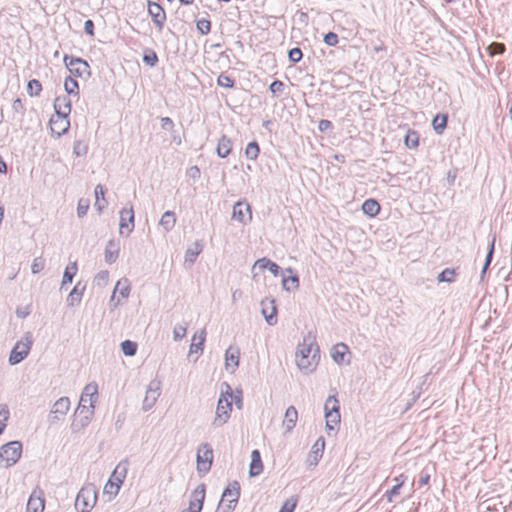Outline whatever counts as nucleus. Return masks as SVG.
Segmentation results:
<instances>
[{"label":"nucleus","mask_w":512,"mask_h":512,"mask_svg":"<svg viewBox=\"0 0 512 512\" xmlns=\"http://www.w3.org/2000/svg\"><path fill=\"white\" fill-rule=\"evenodd\" d=\"M70 404L68 397H61L55 401L47 417L49 427L56 426L65 420V417L70 410Z\"/></svg>","instance_id":"nucleus-5"},{"label":"nucleus","mask_w":512,"mask_h":512,"mask_svg":"<svg viewBox=\"0 0 512 512\" xmlns=\"http://www.w3.org/2000/svg\"><path fill=\"white\" fill-rule=\"evenodd\" d=\"M94 408L95 406H88L83 404H78V407L75 411V416H87V417H93L94 415Z\"/></svg>","instance_id":"nucleus-46"},{"label":"nucleus","mask_w":512,"mask_h":512,"mask_svg":"<svg viewBox=\"0 0 512 512\" xmlns=\"http://www.w3.org/2000/svg\"><path fill=\"white\" fill-rule=\"evenodd\" d=\"M120 490L119 483L109 480L104 486V493L115 497Z\"/></svg>","instance_id":"nucleus-52"},{"label":"nucleus","mask_w":512,"mask_h":512,"mask_svg":"<svg viewBox=\"0 0 512 512\" xmlns=\"http://www.w3.org/2000/svg\"><path fill=\"white\" fill-rule=\"evenodd\" d=\"M92 417L76 416V419L71 424V430L74 433L82 431L91 422Z\"/></svg>","instance_id":"nucleus-36"},{"label":"nucleus","mask_w":512,"mask_h":512,"mask_svg":"<svg viewBox=\"0 0 512 512\" xmlns=\"http://www.w3.org/2000/svg\"><path fill=\"white\" fill-rule=\"evenodd\" d=\"M176 223V217L175 213L172 211H166L161 219H160V225L163 227V229L167 232L171 231Z\"/></svg>","instance_id":"nucleus-34"},{"label":"nucleus","mask_w":512,"mask_h":512,"mask_svg":"<svg viewBox=\"0 0 512 512\" xmlns=\"http://www.w3.org/2000/svg\"><path fill=\"white\" fill-rule=\"evenodd\" d=\"M495 241H496V237L493 236L492 240L490 242L488 253H487V256H486V260H485V263H484V266H483V269H482V274H485L487 268L489 267V265H490V263L492 261L493 253H494Z\"/></svg>","instance_id":"nucleus-50"},{"label":"nucleus","mask_w":512,"mask_h":512,"mask_svg":"<svg viewBox=\"0 0 512 512\" xmlns=\"http://www.w3.org/2000/svg\"><path fill=\"white\" fill-rule=\"evenodd\" d=\"M161 128L167 131H171L174 128L173 120L170 117H162Z\"/></svg>","instance_id":"nucleus-63"},{"label":"nucleus","mask_w":512,"mask_h":512,"mask_svg":"<svg viewBox=\"0 0 512 512\" xmlns=\"http://www.w3.org/2000/svg\"><path fill=\"white\" fill-rule=\"evenodd\" d=\"M232 218L242 224H247L252 219L250 205L245 202H237L233 206Z\"/></svg>","instance_id":"nucleus-16"},{"label":"nucleus","mask_w":512,"mask_h":512,"mask_svg":"<svg viewBox=\"0 0 512 512\" xmlns=\"http://www.w3.org/2000/svg\"><path fill=\"white\" fill-rule=\"evenodd\" d=\"M121 350L126 356H134L137 352V343L131 340H125L121 343Z\"/></svg>","instance_id":"nucleus-42"},{"label":"nucleus","mask_w":512,"mask_h":512,"mask_svg":"<svg viewBox=\"0 0 512 512\" xmlns=\"http://www.w3.org/2000/svg\"><path fill=\"white\" fill-rule=\"evenodd\" d=\"M240 350L237 347L229 346L225 352L226 370L233 373L239 366Z\"/></svg>","instance_id":"nucleus-20"},{"label":"nucleus","mask_w":512,"mask_h":512,"mask_svg":"<svg viewBox=\"0 0 512 512\" xmlns=\"http://www.w3.org/2000/svg\"><path fill=\"white\" fill-rule=\"evenodd\" d=\"M206 338L205 329L201 330L199 335H194L192 338V343L189 348V355L193 353H202L204 349V343Z\"/></svg>","instance_id":"nucleus-28"},{"label":"nucleus","mask_w":512,"mask_h":512,"mask_svg":"<svg viewBox=\"0 0 512 512\" xmlns=\"http://www.w3.org/2000/svg\"><path fill=\"white\" fill-rule=\"evenodd\" d=\"M89 209V203L88 201L79 200L78 206H77V215L79 218L84 217L87 214V211Z\"/></svg>","instance_id":"nucleus-60"},{"label":"nucleus","mask_w":512,"mask_h":512,"mask_svg":"<svg viewBox=\"0 0 512 512\" xmlns=\"http://www.w3.org/2000/svg\"><path fill=\"white\" fill-rule=\"evenodd\" d=\"M213 461V450L208 443L202 444L197 451V470L206 474L211 469Z\"/></svg>","instance_id":"nucleus-9"},{"label":"nucleus","mask_w":512,"mask_h":512,"mask_svg":"<svg viewBox=\"0 0 512 512\" xmlns=\"http://www.w3.org/2000/svg\"><path fill=\"white\" fill-rule=\"evenodd\" d=\"M298 419V412L294 406H289L285 412L283 426L286 429V432H291L295 427Z\"/></svg>","instance_id":"nucleus-26"},{"label":"nucleus","mask_w":512,"mask_h":512,"mask_svg":"<svg viewBox=\"0 0 512 512\" xmlns=\"http://www.w3.org/2000/svg\"><path fill=\"white\" fill-rule=\"evenodd\" d=\"M225 386L226 391L221 393L217 403L215 417L212 422V425L216 428L226 424L232 412V402L229 400V398H232V389L228 384H225Z\"/></svg>","instance_id":"nucleus-2"},{"label":"nucleus","mask_w":512,"mask_h":512,"mask_svg":"<svg viewBox=\"0 0 512 512\" xmlns=\"http://www.w3.org/2000/svg\"><path fill=\"white\" fill-rule=\"evenodd\" d=\"M260 148L256 141L248 143L245 148V156L250 160H256L259 156Z\"/></svg>","instance_id":"nucleus-40"},{"label":"nucleus","mask_w":512,"mask_h":512,"mask_svg":"<svg viewBox=\"0 0 512 512\" xmlns=\"http://www.w3.org/2000/svg\"><path fill=\"white\" fill-rule=\"evenodd\" d=\"M262 315L266 322L273 326L277 323V307L274 299L265 298L261 301Z\"/></svg>","instance_id":"nucleus-17"},{"label":"nucleus","mask_w":512,"mask_h":512,"mask_svg":"<svg viewBox=\"0 0 512 512\" xmlns=\"http://www.w3.org/2000/svg\"><path fill=\"white\" fill-rule=\"evenodd\" d=\"M319 360L320 354L316 337L308 333L297 346L295 352L296 365L302 373L310 374L318 366Z\"/></svg>","instance_id":"nucleus-1"},{"label":"nucleus","mask_w":512,"mask_h":512,"mask_svg":"<svg viewBox=\"0 0 512 512\" xmlns=\"http://www.w3.org/2000/svg\"><path fill=\"white\" fill-rule=\"evenodd\" d=\"M33 344L31 333H26L23 338L16 342L9 355V364L16 365L22 362L29 354Z\"/></svg>","instance_id":"nucleus-4"},{"label":"nucleus","mask_w":512,"mask_h":512,"mask_svg":"<svg viewBox=\"0 0 512 512\" xmlns=\"http://www.w3.org/2000/svg\"><path fill=\"white\" fill-rule=\"evenodd\" d=\"M288 57L292 63H298L302 59L303 53L299 48H292L288 52Z\"/></svg>","instance_id":"nucleus-57"},{"label":"nucleus","mask_w":512,"mask_h":512,"mask_svg":"<svg viewBox=\"0 0 512 512\" xmlns=\"http://www.w3.org/2000/svg\"><path fill=\"white\" fill-rule=\"evenodd\" d=\"M429 481H430V473L426 469H424L423 471H421V473L419 475L418 488L427 486L429 484Z\"/></svg>","instance_id":"nucleus-61"},{"label":"nucleus","mask_w":512,"mask_h":512,"mask_svg":"<svg viewBox=\"0 0 512 512\" xmlns=\"http://www.w3.org/2000/svg\"><path fill=\"white\" fill-rule=\"evenodd\" d=\"M187 333V326L182 324L175 325L173 329V339L175 341H179L183 339L186 336Z\"/></svg>","instance_id":"nucleus-53"},{"label":"nucleus","mask_w":512,"mask_h":512,"mask_svg":"<svg viewBox=\"0 0 512 512\" xmlns=\"http://www.w3.org/2000/svg\"><path fill=\"white\" fill-rule=\"evenodd\" d=\"M263 471V463L261 460V455L258 450H253L251 453V463H250V470L249 474L252 477L258 476Z\"/></svg>","instance_id":"nucleus-27"},{"label":"nucleus","mask_w":512,"mask_h":512,"mask_svg":"<svg viewBox=\"0 0 512 512\" xmlns=\"http://www.w3.org/2000/svg\"><path fill=\"white\" fill-rule=\"evenodd\" d=\"M55 114L68 115L71 112V101L66 96H58L54 100Z\"/></svg>","instance_id":"nucleus-23"},{"label":"nucleus","mask_w":512,"mask_h":512,"mask_svg":"<svg viewBox=\"0 0 512 512\" xmlns=\"http://www.w3.org/2000/svg\"><path fill=\"white\" fill-rule=\"evenodd\" d=\"M148 12L155 25L161 31L166 20V14L163 8L156 2L148 1Z\"/></svg>","instance_id":"nucleus-18"},{"label":"nucleus","mask_w":512,"mask_h":512,"mask_svg":"<svg viewBox=\"0 0 512 512\" xmlns=\"http://www.w3.org/2000/svg\"><path fill=\"white\" fill-rule=\"evenodd\" d=\"M283 289L287 292L295 291L299 287V277L295 274L289 277H284L282 280Z\"/></svg>","instance_id":"nucleus-37"},{"label":"nucleus","mask_w":512,"mask_h":512,"mask_svg":"<svg viewBox=\"0 0 512 512\" xmlns=\"http://www.w3.org/2000/svg\"><path fill=\"white\" fill-rule=\"evenodd\" d=\"M456 272L454 269L446 268L437 277L439 282L452 283L455 280Z\"/></svg>","instance_id":"nucleus-43"},{"label":"nucleus","mask_w":512,"mask_h":512,"mask_svg":"<svg viewBox=\"0 0 512 512\" xmlns=\"http://www.w3.org/2000/svg\"><path fill=\"white\" fill-rule=\"evenodd\" d=\"M325 419L326 428L328 430H334L335 426L340 423V406L336 396H329L325 402Z\"/></svg>","instance_id":"nucleus-6"},{"label":"nucleus","mask_w":512,"mask_h":512,"mask_svg":"<svg viewBox=\"0 0 512 512\" xmlns=\"http://www.w3.org/2000/svg\"><path fill=\"white\" fill-rule=\"evenodd\" d=\"M297 504V500L289 499L281 507L279 512H293Z\"/></svg>","instance_id":"nucleus-62"},{"label":"nucleus","mask_w":512,"mask_h":512,"mask_svg":"<svg viewBox=\"0 0 512 512\" xmlns=\"http://www.w3.org/2000/svg\"><path fill=\"white\" fill-rule=\"evenodd\" d=\"M206 486L199 484L191 493L188 510L189 512H201L205 500Z\"/></svg>","instance_id":"nucleus-13"},{"label":"nucleus","mask_w":512,"mask_h":512,"mask_svg":"<svg viewBox=\"0 0 512 512\" xmlns=\"http://www.w3.org/2000/svg\"><path fill=\"white\" fill-rule=\"evenodd\" d=\"M254 267H258L261 270L268 269L274 276H278L280 271V267L267 258L257 260Z\"/></svg>","instance_id":"nucleus-33"},{"label":"nucleus","mask_w":512,"mask_h":512,"mask_svg":"<svg viewBox=\"0 0 512 512\" xmlns=\"http://www.w3.org/2000/svg\"><path fill=\"white\" fill-rule=\"evenodd\" d=\"M217 84L223 88H233L235 81L226 73H221L217 78Z\"/></svg>","instance_id":"nucleus-45"},{"label":"nucleus","mask_w":512,"mask_h":512,"mask_svg":"<svg viewBox=\"0 0 512 512\" xmlns=\"http://www.w3.org/2000/svg\"><path fill=\"white\" fill-rule=\"evenodd\" d=\"M134 229L133 207L123 208L120 211L119 233L128 236Z\"/></svg>","instance_id":"nucleus-12"},{"label":"nucleus","mask_w":512,"mask_h":512,"mask_svg":"<svg viewBox=\"0 0 512 512\" xmlns=\"http://www.w3.org/2000/svg\"><path fill=\"white\" fill-rule=\"evenodd\" d=\"M362 211L369 217H374L380 212V205L374 199H367L362 204Z\"/></svg>","instance_id":"nucleus-32"},{"label":"nucleus","mask_w":512,"mask_h":512,"mask_svg":"<svg viewBox=\"0 0 512 512\" xmlns=\"http://www.w3.org/2000/svg\"><path fill=\"white\" fill-rule=\"evenodd\" d=\"M333 128V125H332V122L329 121V120H320L319 121V124H318V129L321 131V132H327V131H330L332 130Z\"/></svg>","instance_id":"nucleus-64"},{"label":"nucleus","mask_w":512,"mask_h":512,"mask_svg":"<svg viewBox=\"0 0 512 512\" xmlns=\"http://www.w3.org/2000/svg\"><path fill=\"white\" fill-rule=\"evenodd\" d=\"M9 408L6 404L0 405V420H1V426L4 425V428L6 427V422L9 419Z\"/></svg>","instance_id":"nucleus-58"},{"label":"nucleus","mask_w":512,"mask_h":512,"mask_svg":"<svg viewBox=\"0 0 512 512\" xmlns=\"http://www.w3.org/2000/svg\"><path fill=\"white\" fill-rule=\"evenodd\" d=\"M130 282L127 278L120 279L115 286V289L113 291V294L111 296V302L114 301L115 295L117 292L122 296V298H127L130 294Z\"/></svg>","instance_id":"nucleus-30"},{"label":"nucleus","mask_w":512,"mask_h":512,"mask_svg":"<svg viewBox=\"0 0 512 512\" xmlns=\"http://www.w3.org/2000/svg\"><path fill=\"white\" fill-rule=\"evenodd\" d=\"M324 42L328 46H336L339 42L338 35L334 32H329L324 36Z\"/></svg>","instance_id":"nucleus-59"},{"label":"nucleus","mask_w":512,"mask_h":512,"mask_svg":"<svg viewBox=\"0 0 512 512\" xmlns=\"http://www.w3.org/2000/svg\"><path fill=\"white\" fill-rule=\"evenodd\" d=\"M22 454V443L20 441H11L0 448V458L5 461L7 467L16 464Z\"/></svg>","instance_id":"nucleus-7"},{"label":"nucleus","mask_w":512,"mask_h":512,"mask_svg":"<svg viewBox=\"0 0 512 512\" xmlns=\"http://www.w3.org/2000/svg\"><path fill=\"white\" fill-rule=\"evenodd\" d=\"M97 502V489L94 484H85L77 494L75 509L78 512H90Z\"/></svg>","instance_id":"nucleus-3"},{"label":"nucleus","mask_w":512,"mask_h":512,"mask_svg":"<svg viewBox=\"0 0 512 512\" xmlns=\"http://www.w3.org/2000/svg\"><path fill=\"white\" fill-rule=\"evenodd\" d=\"M143 62L150 67H154L158 63V56L153 50H147L144 53Z\"/></svg>","instance_id":"nucleus-48"},{"label":"nucleus","mask_w":512,"mask_h":512,"mask_svg":"<svg viewBox=\"0 0 512 512\" xmlns=\"http://www.w3.org/2000/svg\"><path fill=\"white\" fill-rule=\"evenodd\" d=\"M325 447V440L323 437H320L316 440V442L313 444L312 449L308 455V461L311 465H317L319 460L321 459L323 455V450Z\"/></svg>","instance_id":"nucleus-22"},{"label":"nucleus","mask_w":512,"mask_h":512,"mask_svg":"<svg viewBox=\"0 0 512 512\" xmlns=\"http://www.w3.org/2000/svg\"><path fill=\"white\" fill-rule=\"evenodd\" d=\"M63 60L69 70V76L80 78L90 76V66L87 61L82 58L65 55Z\"/></svg>","instance_id":"nucleus-8"},{"label":"nucleus","mask_w":512,"mask_h":512,"mask_svg":"<svg viewBox=\"0 0 512 512\" xmlns=\"http://www.w3.org/2000/svg\"><path fill=\"white\" fill-rule=\"evenodd\" d=\"M86 285L81 282H77L74 288L67 296L66 302L69 307H75L81 303L83 294L85 292Z\"/></svg>","instance_id":"nucleus-21"},{"label":"nucleus","mask_w":512,"mask_h":512,"mask_svg":"<svg viewBox=\"0 0 512 512\" xmlns=\"http://www.w3.org/2000/svg\"><path fill=\"white\" fill-rule=\"evenodd\" d=\"M45 267V259L42 257H36L31 265V272L33 274H38L41 272Z\"/></svg>","instance_id":"nucleus-54"},{"label":"nucleus","mask_w":512,"mask_h":512,"mask_svg":"<svg viewBox=\"0 0 512 512\" xmlns=\"http://www.w3.org/2000/svg\"><path fill=\"white\" fill-rule=\"evenodd\" d=\"M119 250H120L119 244L117 242H115L114 240H109L105 247V253H104L105 261L108 264H112V263L116 262V260L119 256Z\"/></svg>","instance_id":"nucleus-24"},{"label":"nucleus","mask_w":512,"mask_h":512,"mask_svg":"<svg viewBox=\"0 0 512 512\" xmlns=\"http://www.w3.org/2000/svg\"><path fill=\"white\" fill-rule=\"evenodd\" d=\"M197 29L202 35H207L211 31V22L206 19L197 21Z\"/></svg>","instance_id":"nucleus-55"},{"label":"nucleus","mask_w":512,"mask_h":512,"mask_svg":"<svg viewBox=\"0 0 512 512\" xmlns=\"http://www.w3.org/2000/svg\"><path fill=\"white\" fill-rule=\"evenodd\" d=\"M98 395V385L94 382L87 384L81 394L79 404L95 406Z\"/></svg>","instance_id":"nucleus-19"},{"label":"nucleus","mask_w":512,"mask_h":512,"mask_svg":"<svg viewBox=\"0 0 512 512\" xmlns=\"http://www.w3.org/2000/svg\"><path fill=\"white\" fill-rule=\"evenodd\" d=\"M433 128L437 134H442L447 126V116L438 114L432 121Z\"/></svg>","instance_id":"nucleus-38"},{"label":"nucleus","mask_w":512,"mask_h":512,"mask_svg":"<svg viewBox=\"0 0 512 512\" xmlns=\"http://www.w3.org/2000/svg\"><path fill=\"white\" fill-rule=\"evenodd\" d=\"M403 484H404V480H401V482H398L396 485H394L390 490H388L385 493V497H386L388 502H390V503L393 502V498L395 496L399 495L400 489H401Z\"/></svg>","instance_id":"nucleus-51"},{"label":"nucleus","mask_w":512,"mask_h":512,"mask_svg":"<svg viewBox=\"0 0 512 512\" xmlns=\"http://www.w3.org/2000/svg\"><path fill=\"white\" fill-rule=\"evenodd\" d=\"M161 395V381L153 379L149 382L145 397L142 404L143 411H149L156 404L159 396Z\"/></svg>","instance_id":"nucleus-10"},{"label":"nucleus","mask_w":512,"mask_h":512,"mask_svg":"<svg viewBox=\"0 0 512 512\" xmlns=\"http://www.w3.org/2000/svg\"><path fill=\"white\" fill-rule=\"evenodd\" d=\"M269 90L275 96H279L284 91V83L280 80H275L270 84Z\"/></svg>","instance_id":"nucleus-56"},{"label":"nucleus","mask_w":512,"mask_h":512,"mask_svg":"<svg viewBox=\"0 0 512 512\" xmlns=\"http://www.w3.org/2000/svg\"><path fill=\"white\" fill-rule=\"evenodd\" d=\"M404 143L407 148L414 149L419 145V135L416 131L409 130L405 136Z\"/></svg>","instance_id":"nucleus-39"},{"label":"nucleus","mask_w":512,"mask_h":512,"mask_svg":"<svg viewBox=\"0 0 512 512\" xmlns=\"http://www.w3.org/2000/svg\"><path fill=\"white\" fill-rule=\"evenodd\" d=\"M78 266L76 262L71 263L65 268L63 279L61 282V289L65 287L66 284L71 283L75 274L77 273Z\"/></svg>","instance_id":"nucleus-35"},{"label":"nucleus","mask_w":512,"mask_h":512,"mask_svg":"<svg viewBox=\"0 0 512 512\" xmlns=\"http://www.w3.org/2000/svg\"><path fill=\"white\" fill-rule=\"evenodd\" d=\"M240 497V484L238 481L231 482L224 490L221 498V503L227 504V511L231 512L235 509Z\"/></svg>","instance_id":"nucleus-11"},{"label":"nucleus","mask_w":512,"mask_h":512,"mask_svg":"<svg viewBox=\"0 0 512 512\" xmlns=\"http://www.w3.org/2000/svg\"><path fill=\"white\" fill-rule=\"evenodd\" d=\"M349 352L348 346L344 343H337L333 349L331 356L337 364H342L345 361V356Z\"/></svg>","instance_id":"nucleus-31"},{"label":"nucleus","mask_w":512,"mask_h":512,"mask_svg":"<svg viewBox=\"0 0 512 512\" xmlns=\"http://www.w3.org/2000/svg\"><path fill=\"white\" fill-rule=\"evenodd\" d=\"M45 508L44 492L40 488H36L32 491L28 503V512H43Z\"/></svg>","instance_id":"nucleus-15"},{"label":"nucleus","mask_w":512,"mask_h":512,"mask_svg":"<svg viewBox=\"0 0 512 512\" xmlns=\"http://www.w3.org/2000/svg\"><path fill=\"white\" fill-rule=\"evenodd\" d=\"M232 150V141L227 136L223 135L217 144L216 152L220 158H226Z\"/></svg>","instance_id":"nucleus-29"},{"label":"nucleus","mask_w":512,"mask_h":512,"mask_svg":"<svg viewBox=\"0 0 512 512\" xmlns=\"http://www.w3.org/2000/svg\"><path fill=\"white\" fill-rule=\"evenodd\" d=\"M109 280V272L107 270H102L98 272L94 278V283L98 287H105Z\"/></svg>","instance_id":"nucleus-47"},{"label":"nucleus","mask_w":512,"mask_h":512,"mask_svg":"<svg viewBox=\"0 0 512 512\" xmlns=\"http://www.w3.org/2000/svg\"><path fill=\"white\" fill-rule=\"evenodd\" d=\"M487 50L489 51V54L490 56H494V55H501L505 52L506 48H505V45L503 43H499V42H492Z\"/></svg>","instance_id":"nucleus-49"},{"label":"nucleus","mask_w":512,"mask_h":512,"mask_svg":"<svg viewBox=\"0 0 512 512\" xmlns=\"http://www.w3.org/2000/svg\"><path fill=\"white\" fill-rule=\"evenodd\" d=\"M64 88H65V91L69 95H75V96L78 95V90H79L78 82L73 77H71V76L66 77V79L64 81Z\"/></svg>","instance_id":"nucleus-41"},{"label":"nucleus","mask_w":512,"mask_h":512,"mask_svg":"<svg viewBox=\"0 0 512 512\" xmlns=\"http://www.w3.org/2000/svg\"><path fill=\"white\" fill-rule=\"evenodd\" d=\"M41 91H42V85H41L40 81H38L36 79H32L28 82L27 92L30 96H32V97L38 96Z\"/></svg>","instance_id":"nucleus-44"},{"label":"nucleus","mask_w":512,"mask_h":512,"mask_svg":"<svg viewBox=\"0 0 512 512\" xmlns=\"http://www.w3.org/2000/svg\"><path fill=\"white\" fill-rule=\"evenodd\" d=\"M203 247L202 241H195L185 252V263L193 265L198 255L203 251Z\"/></svg>","instance_id":"nucleus-25"},{"label":"nucleus","mask_w":512,"mask_h":512,"mask_svg":"<svg viewBox=\"0 0 512 512\" xmlns=\"http://www.w3.org/2000/svg\"><path fill=\"white\" fill-rule=\"evenodd\" d=\"M49 125L52 134H55L57 137L62 136L69 130L70 127L68 115L54 114L50 118Z\"/></svg>","instance_id":"nucleus-14"}]
</instances>
